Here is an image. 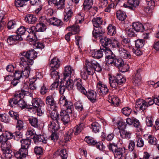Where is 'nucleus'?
<instances>
[{
    "instance_id": "obj_32",
    "label": "nucleus",
    "mask_w": 159,
    "mask_h": 159,
    "mask_svg": "<svg viewBox=\"0 0 159 159\" xmlns=\"http://www.w3.org/2000/svg\"><path fill=\"white\" fill-rule=\"evenodd\" d=\"M103 52L104 50L101 49L96 51L94 50L92 52V56L94 58L99 59L102 57Z\"/></svg>"
},
{
    "instance_id": "obj_4",
    "label": "nucleus",
    "mask_w": 159,
    "mask_h": 159,
    "mask_svg": "<svg viewBox=\"0 0 159 159\" xmlns=\"http://www.w3.org/2000/svg\"><path fill=\"white\" fill-rule=\"evenodd\" d=\"M26 134L30 137V139H33L34 142L38 143L39 142H42L43 144L47 143V139L43 135H36L35 134V131L32 129L29 128L26 132Z\"/></svg>"
},
{
    "instance_id": "obj_13",
    "label": "nucleus",
    "mask_w": 159,
    "mask_h": 159,
    "mask_svg": "<svg viewBox=\"0 0 159 159\" xmlns=\"http://www.w3.org/2000/svg\"><path fill=\"white\" fill-rule=\"evenodd\" d=\"M74 83L77 89L83 94L87 93L84 85L83 84L82 80L80 79H75Z\"/></svg>"
},
{
    "instance_id": "obj_26",
    "label": "nucleus",
    "mask_w": 159,
    "mask_h": 159,
    "mask_svg": "<svg viewBox=\"0 0 159 159\" xmlns=\"http://www.w3.org/2000/svg\"><path fill=\"white\" fill-rule=\"evenodd\" d=\"M86 95L88 99L92 102L93 103L96 100L97 93L95 91L93 90L87 92V93L84 94Z\"/></svg>"
},
{
    "instance_id": "obj_48",
    "label": "nucleus",
    "mask_w": 159,
    "mask_h": 159,
    "mask_svg": "<svg viewBox=\"0 0 159 159\" xmlns=\"http://www.w3.org/2000/svg\"><path fill=\"white\" fill-rule=\"evenodd\" d=\"M18 105L22 108H30V106L28 105L22 99H20L18 101Z\"/></svg>"
},
{
    "instance_id": "obj_11",
    "label": "nucleus",
    "mask_w": 159,
    "mask_h": 159,
    "mask_svg": "<svg viewBox=\"0 0 159 159\" xmlns=\"http://www.w3.org/2000/svg\"><path fill=\"white\" fill-rule=\"evenodd\" d=\"M32 105H30V108L34 109L37 112V115L40 116L42 114V111L41 110V100L39 98H34L32 100Z\"/></svg>"
},
{
    "instance_id": "obj_51",
    "label": "nucleus",
    "mask_w": 159,
    "mask_h": 159,
    "mask_svg": "<svg viewBox=\"0 0 159 159\" xmlns=\"http://www.w3.org/2000/svg\"><path fill=\"white\" fill-rule=\"evenodd\" d=\"M145 43V41L143 39H138L135 41V46L137 48H142Z\"/></svg>"
},
{
    "instance_id": "obj_18",
    "label": "nucleus",
    "mask_w": 159,
    "mask_h": 159,
    "mask_svg": "<svg viewBox=\"0 0 159 159\" xmlns=\"http://www.w3.org/2000/svg\"><path fill=\"white\" fill-rule=\"evenodd\" d=\"M135 107L143 111H144L147 108L145 100L140 99H138L136 101Z\"/></svg>"
},
{
    "instance_id": "obj_1",
    "label": "nucleus",
    "mask_w": 159,
    "mask_h": 159,
    "mask_svg": "<svg viewBox=\"0 0 159 159\" xmlns=\"http://www.w3.org/2000/svg\"><path fill=\"white\" fill-rule=\"evenodd\" d=\"M102 70V68L100 65L94 60L90 61L86 60L85 64L83 70L80 73L82 78L84 80L88 79L89 75L93 74L94 71L100 72Z\"/></svg>"
},
{
    "instance_id": "obj_8",
    "label": "nucleus",
    "mask_w": 159,
    "mask_h": 159,
    "mask_svg": "<svg viewBox=\"0 0 159 159\" xmlns=\"http://www.w3.org/2000/svg\"><path fill=\"white\" fill-rule=\"evenodd\" d=\"M1 146V150L3 151L2 156L6 159H10L11 157V153L12 151L11 150V145L8 141L2 143Z\"/></svg>"
},
{
    "instance_id": "obj_12",
    "label": "nucleus",
    "mask_w": 159,
    "mask_h": 159,
    "mask_svg": "<svg viewBox=\"0 0 159 159\" xmlns=\"http://www.w3.org/2000/svg\"><path fill=\"white\" fill-rule=\"evenodd\" d=\"M31 27L29 29V30L28 32L29 33V34L27 36V40L30 42L31 45L34 44L35 43L37 40V38L36 37V33L34 30H31Z\"/></svg>"
},
{
    "instance_id": "obj_64",
    "label": "nucleus",
    "mask_w": 159,
    "mask_h": 159,
    "mask_svg": "<svg viewBox=\"0 0 159 159\" xmlns=\"http://www.w3.org/2000/svg\"><path fill=\"white\" fill-rule=\"evenodd\" d=\"M17 120L16 128L17 130L20 131L24 127L23 122L21 120H19V119Z\"/></svg>"
},
{
    "instance_id": "obj_37",
    "label": "nucleus",
    "mask_w": 159,
    "mask_h": 159,
    "mask_svg": "<svg viewBox=\"0 0 159 159\" xmlns=\"http://www.w3.org/2000/svg\"><path fill=\"white\" fill-rule=\"evenodd\" d=\"M67 29L69 31H71L70 32L72 34H75L78 33L80 31V27L77 25H75L71 26L68 27Z\"/></svg>"
},
{
    "instance_id": "obj_38",
    "label": "nucleus",
    "mask_w": 159,
    "mask_h": 159,
    "mask_svg": "<svg viewBox=\"0 0 159 159\" xmlns=\"http://www.w3.org/2000/svg\"><path fill=\"white\" fill-rule=\"evenodd\" d=\"M116 15L117 18L121 21H124L126 17L125 12L121 10H118Z\"/></svg>"
},
{
    "instance_id": "obj_33",
    "label": "nucleus",
    "mask_w": 159,
    "mask_h": 159,
    "mask_svg": "<svg viewBox=\"0 0 159 159\" xmlns=\"http://www.w3.org/2000/svg\"><path fill=\"white\" fill-rule=\"evenodd\" d=\"M93 0H84L83 5V9L84 11H88L91 8L93 5Z\"/></svg>"
},
{
    "instance_id": "obj_57",
    "label": "nucleus",
    "mask_w": 159,
    "mask_h": 159,
    "mask_svg": "<svg viewBox=\"0 0 159 159\" xmlns=\"http://www.w3.org/2000/svg\"><path fill=\"white\" fill-rule=\"evenodd\" d=\"M117 125L118 128L120 131L125 130L126 125V124L125 122L122 120L120 121H118Z\"/></svg>"
},
{
    "instance_id": "obj_40",
    "label": "nucleus",
    "mask_w": 159,
    "mask_h": 159,
    "mask_svg": "<svg viewBox=\"0 0 159 159\" xmlns=\"http://www.w3.org/2000/svg\"><path fill=\"white\" fill-rule=\"evenodd\" d=\"M85 125L83 123H81L78 125H76L75 128V131L74 134L75 135L78 134L85 128Z\"/></svg>"
},
{
    "instance_id": "obj_24",
    "label": "nucleus",
    "mask_w": 159,
    "mask_h": 159,
    "mask_svg": "<svg viewBox=\"0 0 159 159\" xmlns=\"http://www.w3.org/2000/svg\"><path fill=\"white\" fill-rule=\"evenodd\" d=\"M61 62L59 59L54 57L49 62V66L51 69H57L59 67Z\"/></svg>"
},
{
    "instance_id": "obj_15",
    "label": "nucleus",
    "mask_w": 159,
    "mask_h": 159,
    "mask_svg": "<svg viewBox=\"0 0 159 159\" xmlns=\"http://www.w3.org/2000/svg\"><path fill=\"white\" fill-rule=\"evenodd\" d=\"M92 22L93 26L94 27L96 28L93 31V32L95 30H98L99 31L100 29H101L102 30H104L101 27L102 23V18L100 17H95L93 18L92 19Z\"/></svg>"
},
{
    "instance_id": "obj_35",
    "label": "nucleus",
    "mask_w": 159,
    "mask_h": 159,
    "mask_svg": "<svg viewBox=\"0 0 159 159\" xmlns=\"http://www.w3.org/2000/svg\"><path fill=\"white\" fill-rule=\"evenodd\" d=\"M29 93L28 92L24 89H21L20 90L16 91L14 94V96L15 98H23L24 96Z\"/></svg>"
},
{
    "instance_id": "obj_47",
    "label": "nucleus",
    "mask_w": 159,
    "mask_h": 159,
    "mask_svg": "<svg viewBox=\"0 0 159 159\" xmlns=\"http://www.w3.org/2000/svg\"><path fill=\"white\" fill-rule=\"evenodd\" d=\"M56 70L50 69V75L53 79H54L56 80H58L59 78V76L58 75V73Z\"/></svg>"
},
{
    "instance_id": "obj_58",
    "label": "nucleus",
    "mask_w": 159,
    "mask_h": 159,
    "mask_svg": "<svg viewBox=\"0 0 159 159\" xmlns=\"http://www.w3.org/2000/svg\"><path fill=\"white\" fill-rule=\"evenodd\" d=\"M110 102L114 104V105H118L119 104V98L115 96H113L109 99Z\"/></svg>"
},
{
    "instance_id": "obj_50",
    "label": "nucleus",
    "mask_w": 159,
    "mask_h": 159,
    "mask_svg": "<svg viewBox=\"0 0 159 159\" xmlns=\"http://www.w3.org/2000/svg\"><path fill=\"white\" fill-rule=\"evenodd\" d=\"M29 0H16L15 2V6L17 7H21L25 5V3Z\"/></svg>"
},
{
    "instance_id": "obj_60",
    "label": "nucleus",
    "mask_w": 159,
    "mask_h": 159,
    "mask_svg": "<svg viewBox=\"0 0 159 159\" xmlns=\"http://www.w3.org/2000/svg\"><path fill=\"white\" fill-rule=\"evenodd\" d=\"M60 152L59 154L62 159H66L68 156V154L66 149L58 150L57 152Z\"/></svg>"
},
{
    "instance_id": "obj_14",
    "label": "nucleus",
    "mask_w": 159,
    "mask_h": 159,
    "mask_svg": "<svg viewBox=\"0 0 159 159\" xmlns=\"http://www.w3.org/2000/svg\"><path fill=\"white\" fill-rule=\"evenodd\" d=\"M72 112H69L67 111L61 110L60 113V116L61 117V120L64 125L68 123L70 121V117L69 114Z\"/></svg>"
},
{
    "instance_id": "obj_9",
    "label": "nucleus",
    "mask_w": 159,
    "mask_h": 159,
    "mask_svg": "<svg viewBox=\"0 0 159 159\" xmlns=\"http://www.w3.org/2000/svg\"><path fill=\"white\" fill-rule=\"evenodd\" d=\"M59 102L60 104L65 107V110L69 112H72L73 108V103L71 101L67 99L64 96H61Z\"/></svg>"
},
{
    "instance_id": "obj_42",
    "label": "nucleus",
    "mask_w": 159,
    "mask_h": 159,
    "mask_svg": "<svg viewBox=\"0 0 159 159\" xmlns=\"http://www.w3.org/2000/svg\"><path fill=\"white\" fill-rule=\"evenodd\" d=\"M5 12L2 11H0V31H2L4 28L6 23L3 20Z\"/></svg>"
},
{
    "instance_id": "obj_61",
    "label": "nucleus",
    "mask_w": 159,
    "mask_h": 159,
    "mask_svg": "<svg viewBox=\"0 0 159 159\" xmlns=\"http://www.w3.org/2000/svg\"><path fill=\"white\" fill-rule=\"evenodd\" d=\"M74 86L73 81L70 79H68L66 81V87L68 90H71L73 89Z\"/></svg>"
},
{
    "instance_id": "obj_16",
    "label": "nucleus",
    "mask_w": 159,
    "mask_h": 159,
    "mask_svg": "<svg viewBox=\"0 0 159 159\" xmlns=\"http://www.w3.org/2000/svg\"><path fill=\"white\" fill-rule=\"evenodd\" d=\"M140 2L139 0H128L127 3H124V6L133 10L138 6Z\"/></svg>"
},
{
    "instance_id": "obj_55",
    "label": "nucleus",
    "mask_w": 159,
    "mask_h": 159,
    "mask_svg": "<svg viewBox=\"0 0 159 159\" xmlns=\"http://www.w3.org/2000/svg\"><path fill=\"white\" fill-rule=\"evenodd\" d=\"M22 134L21 132H16L13 133H11V135L12 137V138L13 137L15 140L18 141L22 138Z\"/></svg>"
},
{
    "instance_id": "obj_21",
    "label": "nucleus",
    "mask_w": 159,
    "mask_h": 159,
    "mask_svg": "<svg viewBox=\"0 0 159 159\" xmlns=\"http://www.w3.org/2000/svg\"><path fill=\"white\" fill-rule=\"evenodd\" d=\"M111 60V59L109 60V64H111L118 67L120 68L124 63V62L121 58L117 59L116 56L115 57L112 59V60Z\"/></svg>"
},
{
    "instance_id": "obj_29",
    "label": "nucleus",
    "mask_w": 159,
    "mask_h": 159,
    "mask_svg": "<svg viewBox=\"0 0 159 159\" xmlns=\"http://www.w3.org/2000/svg\"><path fill=\"white\" fill-rule=\"evenodd\" d=\"M132 27L133 29L137 32H143L144 30V26L138 22L133 23Z\"/></svg>"
},
{
    "instance_id": "obj_59",
    "label": "nucleus",
    "mask_w": 159,
    "mask_h": 159,
    "mask_svg": "<svg viewBox=\"0 0 159 159\" xmlns=\"http://www.w3.org/2000/svg\"><path fill=\"white\" fill-rule=\"evenodd\" d=\"M146 123L147 126L152 127L153 125V121L152 117L148 116L146 117Z\"/></svg>"
},
{
    "instance_id": "obj_7",
    "label": "nucleus",
    "mask_w": 159,
    "mask_h": 159,
    "mask_svg": "<svg viewBox=\"0 0 159 159\" xmlns=\"http://www.w3.org/2000/svg\"><path fill=\"white\" fill-rule=\"evenodd\" d=\"M126 80L122 75H118L116 77H110L109 78V83L110 87L116 88L125 82Z\"/></svg>"
},
{
    "instance_id": "obj_41",
    "label": "nucleus",
    "mask_w": 159,
    "mask_h": 159,
    "mask_svg": "<svg viewBox=\"0 0 159 159\" xmlns=\"http://www.w3.org/2000/svg\"><path fill=\"white\" fill-rule=\"evenodd\" d=\"M120 134L121 137L123 139H129L131 137V133L125 130L120 131Z\"/></svg>"
},
{
    "instance_id": "obj_3",
    "label": "nucleus",
    "mask_w": 159,
    "mask_h": 159,
    "mask_svg": "<svg viewBox=\"0 0 159 159\" xmlns=\"http://www.w3.org/2000/svg\"><path fill=\"white\" fill-rule=\"evenodd\" d=\"M104 30L100 29L99 31L95 30L92 32L93 36L96 39L99 38L102 45L105 48H110L111 47L112 40L106 37L102 36V34Z\"/></svg>"
},
{
    "instance_id": "obj_30",
    "label": "nucleus",
    "mask_w": 159,
    "mask_h": 159,
    "mask_svg": "<svg viewBox=\"0 0 159 159\" xmlns=\"http://www.w3.org/2000/svg\"><path fill=\"white\" fill-rule=\"evenodd\" d=\"M31 27V30H34L36 32L44 31L46 29V26L42 23H39L37 24L36 26H33Z\"/></svg>"
},
{
    "instance_id": "obj_53",
    "label": "nucleus",
    "mask_w": 159,
    "mask_h": 159,
    "mask_svg": "<svg viewBox=\"0 0 159 159\" xmlns=\"http://www.w3.org/2000/svg\"><path fill=\"white\" fill-rule=\"evenodd\" d=\"M133 124L134 126L136 128V130L137 131L139 132L142 130V127L140 125L139 121L136 119H135L134 121H133Z\"/></svg>"
},
{
    "instance_id": "obj_43",
    "label": "nucleus",
    "mask_w": 159,
    "mask_h": 159,
    "mask_svg": "<svg viewBox=\"0 0 159 159\" xmlns=\"http://www.w3.org/2000/svg\"><path fill=\"white\" fill-rule=\"evenodd\" d=\"M29 121L30 123L32 126L36 128H37L39 126L38 119L35 117H31L29 118Z\"/></svg>"
},
{
    "instance_id": "obj_31",
    "label": "nucleus",
    "mask_w": 159,
    "mask_h": 159,
    "mask_svg": "<svg viewBox=\"0 0 159 159\" xmlns=\"http://www.w3.org/2000/svg\"><path fill=\"white\" fill-rule=\"evenodd\" d=\"M103 50H104V52H105L106 57L108 59L107 62L109 64V60H112L113 59L116 57V56L111 50L110 48H105Z\"/></svg>"
},
{
    "instance_id": "obj_62",
    "label": "nucleus",
    "mask_w": 159,
    "mask_h": 159,
    "mask_svg": "<svg viewBox=\"0 0 159 159\" xmlns=\"http://www.w3.org/2000/svg\"><path fill=\"white\" fill-rule=\"evenodd\" d=\"M132 112V109L129 107H125L122 108V112L125 116H129Z\"/></svg>"
},
{
    "instance_id": "obj_19",
    "label": "nucleus",
    "mask_w": 159,
    "mask_h": 159,
    "mask_svg": "<svg viewBox=\"0 0 159 159\" xmlns=\"http://www.w3.org/2000/svg\"><path fill=\"white\" fill-rule=\"evenodd\" d=\"M74 72V70L70 66H66L64 70L63 80H65L67 78L69 79L71 76V74Z\"/></svg>"
},
{
    "instance_id": "obj_46",
    "label": "nucleus",
    "mask_w": 159,
    "mask_h": 159,
    "mask_svg": "<svg viewBox=\"0 0 159 159\" xmlns=\"http://www.w3.org/2000/svg\"><path fill=\"white\" fill-rule=\"evenodd\" d=\"M148 143L151 145H156L157 143V140L153 135H150L148 136Z\"/></svg>"
},
{
    "instance_id": "obj_10",
    "label": "nucleus",
    "mask_w": 159,
    "mask_h": 159,
    "mask_svg": "<svg viewBox=\"0 0 159 159\" xmlns=\"http://www.w3.org/2000/svg\"><path fill=\"white\" fill-rule=\"evenodd\" d=\"M96 88L98 93L102 96L107 94L109 92L107 86L101 81H99L97 83Z\"/></svg>"
},
{
    "instance_id": "obj_54",
    "label": "nucleus",
    "mask_w": 159,
    "mask_h": 159,
    "mask_svg": "<svg viewBox=\"0 0 159 159\" xmlns=\"http://www.w3.org/2000/svg\"><path fill=\"white\" fill-rule=\"evenodd\" d=\"M91 126L93 131L95 133L98 132L100 128V125L96 122H93L91 124Z\"/></svg>"
},
{
    "instance_id": "obj_44",
    "label": "nucleus",
    "mask_w": 159,
    "mask_h": 159,
    "mask_svg": "<svg viewBox=\"0 0 159 159\" xmlns=\"http://www.w3.org/2000/svg\"><path fill=\"white\" fill-rule=\"evenodd\" d=\"M30 65H27L25 67V69L24 70H21L22 72V77H25V78H28L29 75L30 71V67L29 66Z\"/></svg>"
},
{
    "instance_id": "obj_49",
    "label": "nucleus",
    "mask_w": 159,
    "mask_h": 159,
    "mask_svg": "<svg viewBox=\"0 0 159 159\" xmlns=\"http://www.w3.org/2000/svg\"><path fill=\"white\" fill-rule=\"evenodd\" d=\"M73 12L71 9H70L64 15V21L65 22L68 21L72 17Z\"/></svg>"
},
{
    "instance_id": "obj_45",
    "label": "nucleus",
    "mask_w": 159,
    "mask_h": 159,
    "mask_svg": "<svg viewBox=\"0 0 159 159\" xmlns=\"http://www.w3.org/2000/svg\"><path fill=\"white\" fill-rule=\"evenodd\" d=\"M84 140L90 145H95L97 143V141L93 138L90 136H86Z\"/></svg>"
},
{
    "instance_id": "obj_25",
    "label": "nucleus",
    "mask_w": 159,
    "mask_h": 159,
    "mask_svg": "<svg viewBox=\"0 0 159 159\" xmlns=\"http://www.w3.org/2000/svg\"><path fill=\"white\" fill-rule=\"evenodd\" d=\"M118 51L121 57L125 59H130L131 58V55L129 52L122 47L119 48Z\"/></svg>"
},
{
    "instance_id": "obj_17",
    "label": "nucleus",
    "mask_w": 159,
    "mask_h": 159,
    "mask_svg": "<svg viewBox=\"0 0 159 159\" xmlns=\"http://www.w3.org/2000/svg\"><path fill=\"white\" fill-rule=\"evenodd\" d=\"M28 153V149L21 147L19 151L15 153V156L17 158L21 159L25 157Z\"/></svg>"
},
{
    "instance_id": "obj_20",
    "label": "nucleus",
    "mask_w": 159,
    "mask_h": 159,
    "mask_svg": "<svg viewBox=\"0 0 159 159\" xmlns=\"http://www.w3.org/2000/svg\"><path fill=\"white\" fill-rule=\"evenodd\" d=\"M141 71V69L137 70L136 73L133 76V84L136 86H138L141 83V78L140 74Z\"/></svg>"
},
{
    "instance_id": "obj_36",
    "label": "nucleus",
    "mask_w": 159,
    "mask_h": 159,
    "mask_svg": "<svg viewBox=\"0 0 159 159\" xmlns=\"http://www.w3.org/2000/svg\"><path fill=\"white\" fill-rule=\"evenodd\" d=\"M136 146L138 148H142L144 145V142L140 135H137L135 138Z\"/></svg>"
},
{
    "instance_id": "obj_56",
    "label": "nucleus",
    "mask_w": 159,
    "mask_h": 159,
    "mask_svg": "<svg viewBox=\"0 0 159 159\" xmlns=\"http://www.w3.org/2000/svg\"><path fill=\"white\" fill-rule=\"evenodd\" d=\"M26 31V30L25 27L23 26H20L16 30V35L21 37V35L24 34Z\"/></svg>"
},
{
    "instance_id": "obj_39",
    "label": "nucleus",
    "mask_w": 159,
    "mask_h": 159,
    "mask_svg": "<svg viewBox=\"0 0 159 159\" xmlns=\"http://www.w3.org/2000/svg\"><path fill=\"white\" fill-rule=\"evenodd\" d=\"M108 35L113 36L116 33V28L115 26L112 24H109L107 28Z\"/></svg>"
},
{
    "instance_id": "obj_28",
    "label": "nucleus",
    "mask_w": 159,
    "mask_h": 159,
    "mask_svg": "<svg viewBox=\"0 0 159 159\" xmlns=\"http://www.w3.org/2000/svg\"><path fill=\"white\" fill-rule=\"evenodd\" d=\"M37 19L35 15L32 14H28L25 15V20L26 22L33 24L37 21Z\"/></svg>"
},
{
    "instance_id": "obj_2",
    "label": "nucleus",
    "mask_w": 159,
    "mask_h": 159,
    "mask_svg": "<svg viewBox=\"0 0 159 159\" xmlns=\"http://www.w3.org/2000/svg\"><path fill=\"white\" fill-rule=\"evenodd\" d=\"M37 53L34 49L21 53L20 57V66H24L27 65H32L34 63L33 60L37 57Z\"/></svg>"
},
{
    "instance_id": "obj_52",
    "label": "nucleus",
    "mask_w": 159,
    "mask_h": 159,
    "mask_svg": "<svg viewBox=\"0 0 159 159\" xmlns=\"http://www.w3.org/2000/svg\"><path fill=\"white\" fill-rule=\"evenodd\" d=\"M65 0H59L58 2L57 1L55 6L58 9L61 10L65 7Z\"/></svg>"
},
{
    "instance_id": "obj_63",
    "label": "nucleus",
    "mask_w": 159,
    "mask_h": 159,
    "mask_svg": "<svg viewBox=\"0 0 159 159\" xmlns=\"http://www.w3.org/2000/svg\"><path fill=\"white\" fill-rule=\"evenodd\" d=\"M111 47L113 48H117L118 50H119V48H121L122 47L117 40L115 39H114L112 40Z\"/></svg>"
},
{
    "instance_id": "obj_23",
    "label": "nucleus",
    "mask_w": 159,
    "mask_h": 159,
    "mask_svg": "<svg viewBox=\"0 0 159 159\" xmlns=\"http://www.w3.org/2000/svg\"><path fill=\"white\" fill-rule=\"evenodd\" d=\"M23 39L18 35H11L7 39V42L10 45L15 44L18 40H22Z\"/></svg>"
},
{
    "instance_id": "obj_22",
    "label": "nucleus",
    "mask_w": 159,
    "mask_h": 159,
    "mask_svg": "<svg viewBox=\"0 0 159 159\" xmlns=\"http://www.w3.org/2000/svg\"><path fill=\"white\" fill-rule=\"evenodd\" d=\"M11 135V133L8 131H5L3 132L2 135H0V143H2L7 142L8 139H12V137Z\"/></svg>"
},
{
    "instance_id": "obj_5",
    "label": "nucleus",
    "mask_w": 159,
    "mask_h": 159,
    "mask_svg": "<svg viewBox=\"0 0 159 159\" xmlns=\"http://www.w3.org/2000/svg\"><path fill=\"white\" fill-rule=\"evenodd\" d=\"M55 110H56V108H54L51 112L50 117L52 120L50 121L48 126L49 127L56 131L60 129V125L59 124V115L58 113L55 111Z\"/></svg>"
},
{
    "instance_id": "obj_34",
    "label": "nucleus",
    "mask_w": 159,
    "mask_h": 159,
    "mask_svg": "<svg viewBox=\"0 0 159 159\" xmlns=\"http://www.w3.org/2000/svg\"><path fill=\"white\" fill-rule=\"evenodd\" d=\"M21 147L28 149L31 144V139L30 137L26 139L20 140Z\"/></svg>"
},
{
    "instance_id": "obj_27",
    "label": "nucleus",
    "mask_w": 159,
    "mask_h": 159,
    "mask_svg": "<svg viewBox=\"0 0 159 159\" xmlns=\"http://www.w3.org/2000/svg\"><path fill=\"white\" fill-rule=\"evenodd\" d=\"M46 103L48 106L53 107L54 108H56L57 103L53 96L49 95L46 98Z\"/></svg>"
},
{
    "instance_id": "obj_6",
    "label": "nucleus",
    "mask_w": 159,
    "mask_h": 159,
    "mask_svg": "<svg viewBox=\"0 0 159 159\" xmlns=\"http://www.w3.org/2000/svg\"><path fill=\"white\" fill-rule=\"evenodd\" d=\"M110 151L114 153L115 157L120 159L122 157L123 154L125 152V148H118L117 144L110 143L108 145Z\"/></svg>"
}]
</instances>
